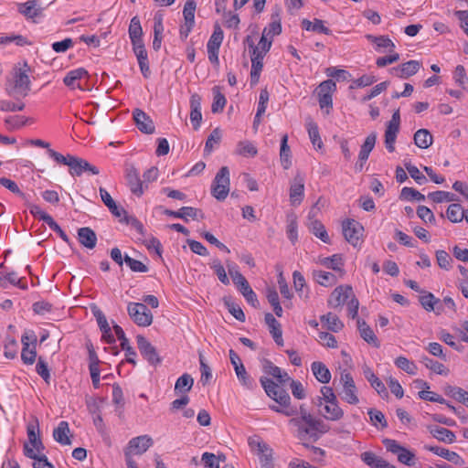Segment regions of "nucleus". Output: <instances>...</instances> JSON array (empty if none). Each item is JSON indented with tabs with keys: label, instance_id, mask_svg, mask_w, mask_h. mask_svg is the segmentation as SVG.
<instances>
[{
	"label": "nucleus",
	"instance_id": "obj_1",
	"mask_svg": "<svg viewBox=\"0 0 468 468\" xmlns=\"http://www.w3.org/2000/svg\"><path fill=\"white\" fill-rule=\"evenodd\" d=\"M260 382L267 395L282 407L271 406L272 410L285 416H293L298 412L295 408H290L291 398L285 389L266 377H261Z\"/></svg>",
	"mask_w": 468,
	"mask_h": 468
},
{
	"label": "nucleus",
	"instance_id": "obj_2",
	"mask_svg": "<svg viewBox=\"0 0 468 468\" xmlns=\"http://www.w3.org/2000/svg\"><path fill=\"white\" fill-rule=\"evenodd\" d=\"M28 70L29 67L25 62L24 69H15L13 77L7 80L5 83V93L16 101H22L31 90V80L27 74Z\"/></svg>",
	"mask_w": 468,
	"mask_h": 468
},
{
	"label": "nucleus",
	"instance_id": "obj_3",
	"mask_svg": "<svg viewBox=\"0 0 468 468\" xmlns=\"http://www.w3.org/2000/svg\"><path fill=\"white\" fill-rule=\"evenodd\" d=\"M127 311L133 322L139 326H149L153 322V314L144 303H130Z\"/></svg>",
	"mask_w": 468,
	"mask_h": 468
},
{
	"label": "nucleus",
	"instance_id": "obj_4",
	"mask_svg": "<svg viewBox=\"0 0 468 468\" xmlns=\"http://www.w3.org/2000/svg\"><path fill=\"white\" fill-rule=\"evenodd\" d=\"M342 231L346 240L356 247L363 236L364 227L355 219H346L342 223Z\"/></svg>",
	"mask_w": 468,
	"mask_h": 468
},
{
	"label": "nucleus",
	"instance_id": "obj_5",
	"mask_svg": "<svg viewBox=\"0 0 468 468\" xmlns=\"http://www.w3.org/2000/svg\"><path fill=\"white\" fill-rule=\"evenodd\" d=\"M136 341L141 355L150 365L156 367L161 364L162 358L157 353L156 348L144 335H138Z\"/></svg>",
	"mask_w": 468,
	"mask_h": 468
},
{
	"label": "nucleus",
	"instance_id": "obj_6",
	"mask_svg": "<svg viewBox=\"0 0 468 468\" xmlns=\"http://www.w3.org/2000/svg\"><path fill=\"white\" fill-rule=\"evenodd\" d=\"M69 172L72 176H81L83 174H87L88 176H97L100 174V170L97 166L75 155L69 164Z\"/></svg>",
	"mask_w": 468,
	"mask_h": 468
},
{
	"label": "nucleus",
	"instance_id": "obj_7",
	"mask_svg": "<svg viewBox=\"0 0 468 468\" xmlns=\"http://www.w3.org/2000/svg\"><path fill=\"white\" fill-rule=\"evenodd\" d=\"M336 90L335 82L332 80H326L321 82L315 89L318 96V101L321 109L332 108V93Z\"/></svg>",
	"mask_w": 468,
	"mask_h": 468
},
{
	"label": "nucleus",
	"instance_id": "obj_8",
	"mask_svg": "<svg viewBox=\"0 0 468 468\" xmlns=\"http://www.w3.org/2000/svg\"><path fill=\"white\" fill-rule=\"evenodd\" d=\"M154 444L153 439L149 435H141L134 437L128 442V445L124 449V455L129 453L130 456L133 454H143Z\"/></svg>",
	"mask_w": 468,
	"mask_h": 468
},
{
	"label": "nucleus",
	"instance_id": "obj_9",
	"mask_svg": "<svg viewBox=\"0 0 468 468\" xmlns=\"http://www.w3.org/2000/svg\"><path fill=\"white\" fill-rule=\"evenodd\" d=\"M125 178L131 192L141 197L144 194V182L140 179L139 172L133 165H129L125 169Z\"/></svg>",
	"mask_w": 468,
	"mask_h": 468
},
{
	"label": "nucleus",
	"instance_id": "obj_10",
	"mask_svg": "<svg viewBox=\"0 0 468 468\" xmlns=\"http://www.w3.org/2000/svg\"><path fill=\"white\" fill-rule=\"evenodd\" d=\"M236 279H234V283L239 288V292L242 293L244 298L247 300L249 303H250L253 307L257 308L260 305L256 293L253 292L251 287L250 286L248 281L242 274H237Z\"/></svg>",
	"mask_w": 468,
	"mask_h": 468
},
{
	"label": "nucleus",
	"instance_id": "obj_11",
	"mask_svg": "<svg viewBox=\"0 0 468 468\" xmlns=\"http://www.w3.org/2000/svg\"><path fill=\"white\" fill-rule=\"evenodd\" d=\"M352 294L353 289L351 286L340 285L331 292L328 298V305L335 308L342 306Z\"/></svg>",
	"mask_w": 468,
	"mask_h": 468
},
{
	"label": "nucleus",
	"instance_id": "obj_12",
	"mask_svg": "<svg viewBox=\"0 0 468 468\" xmlns=\"http://www.w3.org/2000/svg\"><path fill=\"white\" fill-rule=\"evenodd\" d=\"M133 121L138 130L145 134H152L155 131L153 120L144 111L135 109L133 112Z\"/></svg>",
	"mask_w": 468,
	"mask_h": 468
},
{
	"label": "nucleus",
	"instance_id": "obj_13",
	"mask_svg": "<svg viewBox=\"0 0 468 468\" xmlns=\"http://www.w3.org/2000/svg\"><path fill=\"white\" fill-rule=\"evenodd\" d=\"M419 302L422 308L427 312H434L436 314L443 313V304L439 298H436L431 292L424 291L419 297Z\"/></svg>",
	"mask_w": 468,
	"mask_h": 468
},
{
	"label": "nucleus",
	"instance_id": "obj_14",
	"mask_svg": "<svg viewBox=\"0 0 468 468\" xmlns=\"http://www.w3.org/2000/svg\"><path fill=\"white\" fill-rule=\"evenodd\" d=\"M164 214L169 217L182 218L185 221H187V217L193 219H203L205 218L202 210L193 207H182L178 211L165 209Z\"/></svg>",
	"mask_w": 468,
	"mask_h": 468
},
{
	"label": "nucleus",
	"instance_id": "obj_15",
	"mask_svg": "<svg viewBox=\"0 0 468 468\" xmlns=\"http://www.w3.org/2000/svg\"><path fill=\"white\" fill-rule=\"evenodd\" d=\"M43 10L44 8L39 5L37 0H29L18 5V12L34 22L36 18L43 16Z\"/></svg>",
	"mask_w": 468,
	"mask_h": 468
},
{
	"label": "nucleus",
	"instance_id": "obj_16",
	"mask_svg": "<svg viewBox=\"0 0 468 468\" xmlns=\"http://www.w3.org/2000/svg\"><path fill=\"white\" fill-rule=\"evenodd\" d=\"M113 330L115 332L116 336L121 341V347L122 350L125 351L126 356V361L130 364H133V366L136 365V361L134 357L136 356V352L134 349L130 346L129 340L125 336V334L122 330V328L118 324H113Z\"/></svg>",
	"mask_w": 468,
	"mask_h": 468
},
{
	"label": "nucleus",
	"instance_id": "obj_17",
	"mask_svg": "<svg viewBox=\"0 0 468 468\" xmlns=\"http://www.w3.org/2000/svg\"><path fill=\"white\" fill-rule=\"evenodd\" d=\"M84 77H89L88 71L83 68H79L77 69H73L68 72L63 79V82L66 86H68L70 89L78 88L81 90H90V88L82 87L80 82L76 83L77 80H80Z\"/></svg>",
	"mask_w": 468,
	"mask_h": 468
},
{
	"label": "nucleus",
	"instance_id": "obj_18",
	"mask_svg": "<svg viewBox=\"0 0 468 468\" xmlns=\"http://www.w3.org/2000/svg\"><path fill=\"white\" fill-rule=\"evenodd\" d=\"M304 195V179L302 176L296 175L290 187V199L292 204L299 205Z\"/></svg>",
	"mask_w": 468,
	"mask_h": 468
},
{
	"label": "nucleus",
	"instance_id": "obj_19",
	"mask_svg": "<svg viewBox=\"0 0 468 468\" xmlns=\"http://www.w3.org/2000/svg\"><path fill=\"white\" fill-rule=\"evenodd\" d=\"M290 422L297 427V437L299 440L312 439L314 441L319 440L320 435L315 433V430L311 424H303L302 420H298V419H292Z\"/></svg>",
	"mask_w": 468,
	"mask_h": 468
},
{
	"label": "nucleus",
	"instance_id": "obj_20",
	"mask_svg": "<svg viewBox=\"0 0 468 468\" xmlns=\"http://www.w3.org/2000/svg\"><path fill=\"white\" fill-rule=\"evenodd\" d=\"M363 374L367 380L370 383L371 387L382 397H388V393L384 383L374 374L372 369L367 366L364 365Z\"/></svg>",
	"mask_w": 468,
	"mask_h": 468
},
{
	"label": "nucleus",
	"instance_id": "obj_21",
	"mask_svg": "<svg viewBox=\"0 0 468 468\" xmlns=\"http://www.w3.org/2000/svg\"><path fill=\"white\" fill-rule=\"evenodd\" d=\"M425 449L428 450L429 452H433L434 454H436L438 456H441V457L446 459L449 462H452L455 465L462 466L464 464L463 459L459 454H457L454 452H451L446 448H442V447H439V446H427L426 445Z\"/></svg>",
	"mask_w": 468,
	"mask_h": 468
},
{
	"label": "nucleus",
	"instance_id": "obj_22",
	"mask_svg": "<svg viewBox=\"0 0 468 468\" xmlns=\"http://www.w3.org/2000/svg\"><path fill=\"white\" fill-rule=\"evenodd\" d=\"M24 454L30 459H33V468H55L54 465L48 462L45 454L38 455L35 452L27 443L24 445Z\"/></svg>",
	"mask_w": 468,
	"mask_h": 468
},
{
	"label": "nucleus",
	"instance_id": "obj_23",
	"mask_svg": "<svg viewBox=\"0 0 468 468\" xmlns=\"http://www.w3.org/2000/svg\"><path fill=\"white\" fill-rule=\"evenodd\" d=\"M427 429L432 437L437 439L439 441L452 443L456 439L454 432L446 428L437 425H430Z\"/></svg>",
	"mask_w": 468,
	"mask_h": 468
},
{
	"label": "nucleus",
	"instance_id": "obj_24",
	"mask_svg": "<svg viewBox=\"0 0 468 468\" xmlns=\"http://www.w3.org/2000/svg\"><path fill=\"white\" fill-rule=\"evenodd\" d=\"M321 414L328 420L336 421L343 418L344 411L338 405V400L323 403Z\"/></svg>",
	"mask_w": 468,
	"mask_h": 468
},
{
	"label": "nucleus",
	"instance_id": "obj_25",
	"mask_svg": "<svg viewBox=\"0 0 468 468\" xmlns=\"http://www.w3.org/2000/svg\"><path fill=\"white\" fill-rule=\"evenodd\" d=\"M361 460L371 468H397L387 461L378 457L373 452H364L360 455Z\"/></svg>",
	"mask_w": 468,
	"mask_h": 468
},
{
	"label": "nucleus",
	"instance_id": "obj_26",
	"mask_svg": "<svg viewBox=\"0 0 468 468\" xmlns=\"http://www.w3.org/2000/svg\"><path fill=\"white\" fill-rule=\"evenodd\" d=\"M99 191L101 201L114 217L121 218L122 215H126V210L123 207L117 206L112 196L103 187H100Z\"/></svg>",
	"mask_w": 468,
	"mask_h": 468
},
{
	"label": "nucleus",
	"instance_id": "obj_27",
	"mask_svg": "<svg viewBox=\"0 0 468 468\" xmlns=\"http://www.w3.org/2000/svg\"><path fill=\"white\" fill-rule=\"evenodd\" d=\"M356 323L360 336L367 343L373 345L375 347H379L380 344L371 327L360 318L357 319Z\"/></svg>",
	"mask_w": 468,
	"mask_h": 468
},
{
	"label": "nucleus",
	"instance_id": "obj_28",
	"mask_svg": "<svg viewBox=\"0 0 468 468\" xmlns=\"http://www.w3.org/2000/svg\"><path fill=\"white\" fill-rule=\"evenodd\" d=\"M80 243L87 249H93L97 243L96 233L89 227H83L78 229Z\"/></svg>",
	"mask_w": 468,
	"mask_h": 468
},
{
	"label": "nucleus",
	"instance_id": "obj_29",
	"mask_svg": "<svg viewBox=\"0 0 468 468\" xmlns=\"http://www.w3.org/2000/svg\"><path fill=\"white\" fill-rule=\"evenodd\" d=\"M70 432L69 423L62 420L58 423V427L53 431V438L61 445H70L72 443L69 434Z\"/></svg>",
	"mask_w": 468,
	"mask_h": 468
},
{
	"label": "nucleus",
	"instance_id": "obj_30",
	"mask_svg": "<svg viewBox=\"0 0 468 468\" xmlns=\"http://www.w3.org/2000/svg\"><path fill=\"white\" fill-rule=\"evenodd\" d=\"M420 62L418 60H410L401 64L398 68H393V70L399 71L397 75L400 79H408L415 75L420 69Z\"/></svg>",
	"mask_w": 468,
	"mask_h": 468
},
{
	"label": "nucleus",
	"instance_id": "obj_31",
	"mask_svg": "<svg viewBox=\"0 0 468 468\" xmlns=\"http://www.w3.org/2000/svg\"><path fill=\"white\" fill-rule=\"evenodd\" d=\"M311 368L315 378L320 383L327 384L330 381L331 372L324 363L319 361L313 362Z\"/></svg>",
	"mask_w": 468,
	"mask_h": 468
},
{
	"label": "nucleus",
	"instance_id": "obj_32",
	"mask_svg": "<svg viewBox=\"0 0 468 468\" xmlns=\"http://www.w3.org/2000/svg\"><path fill=\"white\" fill-rule=\"evenodd\" d=\"M320 320L324 326L335 333L341 331L344 327V324L340 321L338 316L332 313L322 315Z\"/></svg>",
	"mask_w": 468,
	"mask_h": 468
},
{
	"label": "nucleus",
	"instance_id": "obj_33",
	"mask_svg": "<svg viewBox=\"0 0 468 468\" xmlns=\"http://www.w3.org/2000/svg\"><path fill=\"white\" fill-rule=\"evenodd\" d=\"M314 279L322 286H333L337 282L336 276L328 271L315 270L313 271Z\"/></svg>",
	"mask_w": 468,
	"mask_h": 468
},
{
	"label": "nucleus",
	"instance_id": "obj_34",
	"mask_svg": "<svg viewBox=\"0 0 468 468\" xmlns=\"http://www.w3.org/2000/svg\"><path fill=\"white\" fill-rule=\"evenodd\" d=\"M444 393L468 407V391L451 385L443 388Z\"/></svg>",
	"mask_w": 468,
	"mask_h": 468
},
{
	"label": "nucleus",
	"instance_id": "obj_35",
	"mask_svg": "<svg viewBox=\"0 0 468 468\" xmlns=\"http://www.w3.org/2000/svg\"><path fill=\"white\" fill-rule=\"evenodd\" d=\"M193 384V378L189 374L185 373L177 378L175 384V393L176 395L186 394L191 390Z\"/></svg>",
	"mask_w": 468,
	"mask_h": 468
},
{
	"label": "nucleus",
	"instance_id": "obj_36",
	"mask_svg": "<svg viewBox=\"0 0 468 468\" xmlns=\"http://www.w3.org/2000/svg\"><path fill=\"white\" fill-rule=\"evenodd\" d=\"M309 230L323 242L329 244L330 238L323 223L318 219H314L308 223Z\"/></svg>",
	"mask_w": 468,
	"mask_h": 468
},
{
	"label": "nucleus",
	"instance_id": "obj_37",
	"mask_svg": "<svg viewBox=\"0 0 468 468\" xmlns=\"http://www.w3.org/2000/svg\"><path fill=\"white\" fill-rule=\"evenodd\" d=\"M28 339V336L22 335L21 342L23 345L22 352H21V359L27 365H32L36 361L37 351L36 346L33 348H29V343L26 340Z\"/></svg>",
	"mask_w": 468,
	"mask_h": 468
},
{
	"label": "nucleus",
	"instance_id": "obj_38",
	"mask_svg": "<svg viewBox=\"0 0 468 468\" xmlns=\"http://www.w3.org/2000/svg\"><path fill=\"white\" fill-rule=\"evenodd\" d=\"M306 127L309 134V138L313 145L318 149L324 146L323 141L320 137L319 129L317 124L311 119L308 118L306 122Z\"/></svg>",
	"mask_w": 468,
	"mask_h": 468
},
{
	"label": "nucleus",
	"instance_id": "obj_39",
	"mask_svg": "<svg viewBox=\"0 0 468 468\" xmlns=\"http://www.w3.org/2000/svg\"><path fill=\"white\" fill-rule=\"evenodd\" d=\"M292 278L294 289L298 292L299 296L301 298L307 299L309 297V290L306 287L305 279L303 274L298 271H294Z\"/></svg>",
	"mask_w": 468,
	"mask_h": 468
},
{
	"label": "nucleus",
	"instance_id": "obj_40",
	"mask_svg": "<svg viewBox=\"0 0 468 468\" xmlns=\"http://www.w3.org/2000/svg\"><path fill=\"white\" fill-rule=\"evenodd\" d=\"M414 144L421 149H427L432 144V135L427 129H420L414 134Z\"/></svg>",
	"mask_w": 468,
	"mask_h": 468
},
{
	"label": "nucleus",
	"instance_id": "obj_41",
	"mask_svg": "<svg viewBox=\"0 0 468 468\" xmlns=\"http://www.w3.org/2000/svg\"><path fill=\"white\" fill-rule=\"evenodd\" d=\"M377 140V133H371L367 136L364 144L361 145V149L358 154V157L361 161H367L368 159L369 154L374 149Z\"/></svg>",
	"mask_w": 468,
	"mask_h": 468
},
{
	"label": "nucleus",
	"instance_id": "obj_42",
	"mask_svg": "<svg viewBox=\"0 0 468 468\" xmlns=\"http://www.w3.org/2000/svg\"><path fill=\"white\" fill-rule=\"evenodd\" d=\"M320 262L326 268L340 271L342 275L345 273L344 270L341 268V266L344 265L341 254H334L331 257L323 258L320 260Z\"/></svg>",
	"mask_w": 468,
	"mask_h": 468
},
{
	"label": "nucleus",
	"instance_id": "obj_43",
	"mask_svg": "<svg viewBox=\"0 0 468 468\" xmlns=\"http://www.w3.org/2000/svg\"><path fill=\"white\" fill-rule=\"evenodd\" d=\"M288 135L284 134L281 140V150H280V158L282 165L284 169H289L292 165V161L290 159L291 150L290 146L287 144Z\"/></svg>",
	"mask_w": 468,
	"mask_h": 468
},
{
	"label": "nucleus",
	"instance_id": "obj_44",
	"mask_svg": "<svg viewBox=\"0 0 468 468\" xmlns=\"http://www.w3.org/2000/svg\"><path fill=\"white\" fill-rule=\"evenodd\" d=\"M222 41L223 30L221 29L218 24H216L214 27V32L211 35L207 45V50H219Z\"/></svg>",
	"mask_w": 468,
	"mask_h": 468
},
{
	"label": "nucleus",
	"instance_id": "obj_45",
	"mask_svg": "<svg viewBox=\"0 0 468 468\" xmlns=\"http://www.w3.org/2000/svg\"><path fill=\"white\" fill-rule=\"evenodd\" d=\"M213 95L214 100L211 106V111L213 113H218L221 112L224 110V107L226 105V98L224 94L220 92V89L218 86H215L213 89Z\"/></svg>",
	"mask_w": 468,
	"mask_h": 468
},
{
	"label": "nucleus",
	"instance_id": "obj_46",
	"mask_svg": "<svg viewBox=\"0 0 468 468\" xmlns=\"http://www.w3.org/2000/svg\"><path fill=\"white\" fill-rule=\"evenodd\" d=\"M234 369L237 378H239L241 385L249 389H252L255 386V383L254 380L247 373L244 365L240 364L239 366H237Z\"/></svg>",
	"mask_w": 468,
	"mask_h": 468
},
{
	"label": "nucleus",
	"instance_id": "obj_47",
	"mask_svg": "<svg viewBox=\"0 0 468 468\" xmlns=\"http://www.w3.org/2000/svg\"><path fill=\"white\" fill-rule=\"evenodd\" d=\"M463 210L460 204H451L446 210V217L452 223L462 222Z\"/></svg>",
	"mask_w": 468,
	"mask_h": 468
},
{
	"label": "nucleus",
	"instance_id": "obj_48",
	"mask_svg": "<svg viewBox=\"0 0 468 468\" xmlns=\"http://www.w3.org/2000/svg\"><path fill=\"white\" fill-rule=\"evenodd\" d=\"M223 302L229 312L239 322L246 319L245 314L239 304L235 303L230 297H224Z\"/></svg>",
	"mask_w": 468,
	"mask_h": 468
},
{
	"label": "nucleus",
	"instance_id": "obj_49",
	"mask_svg": "<svg viewBox=\"0 0 468 468\" xmlns=\"http://www.w3.org/2000/svg\"><path fill=\"white\" fill-rule=\"evenodd\" d=\"M399 132V128L387 125L385 131V145L389 153L395 151V142L397 134Z\"/></svg>",
	"mask_w": 468,
	"mask_h": 468
},
{
	"label": "nucleus",
	"instance_id": "obj_50",
	"mask_svg": "<svg viewBox=\"0 0 468 468\" xmlns=\"http://www.w3.org/2000/svg\"><path fill=\"white\" fill-rule=\"evenodd\" d=\"M428 197L435 203L452 202V201L458 200V197L456 195H454L451 192H446V191H441V190H438V191L430 193L428 195Z\"/></svg>",
	"mask_w": 468,
	"mask_h": 468
},
{
	"label": "nucleus",
	"instance_id": "obj_51",
	"mask_svg": "<svg viewBox=\"0 0 468 468\" xmlns=\"http://www.w3.org/2000/svg\"><path fill=\"white\" fill-rule=\"evenodd\" d=\"M128 32L131 40L143 38V28L137 16L131 19Z\"/></svg>",
	"mask_w": 468,
	"mask_h": 468
},
{
	"label": "nucleus",
	"instance_id": "obj_52",
	"mask_svg": "<svg viewBox=\"0 0 468 468\" xmlns=\"http://www.w3.org/2000/svg\"><path fill=\"white\" fill-rule=\"evenodd\" d=\"M435 256L437 264L441 269L448 271L452 268V263L453 261L447 251L443 250H438L435 252Z\"/></svg>",
	"mask_w": 468,
	"mask_h": 468
},
{
	"label": "nucleus",
	"instance_id": "obj_53",
	"mask_svg": "<svg viewBox=\"0 0 468 468\" xmlns=\"http://www.w3.org/2000/svg\"><path fill=\"white\" fill-rule=\"evenodd\" d=\"M421 363H423L425 365V367L431 370H432L433 372L439 374V375H446L447 374V370L445 369V367L443 366V364L438 362V361H435L430 357H428L427 356H423L421 357Z\"/></svg>",
	"mask_w": 468,
	"mask_h": 468
},
{
	"label": "nucleus",
	"instance_id": "obj_54",
	"mask_svg": "<svg viewBox=\"0 0 468 468\" xmlns=\"http://www.w3.org/2000/svg\"><path fill=\"white\" fill-rule=\"evenodd\" d=\"M400 199H405V200H416V201H424L425 200V196L423 194H421L420 192H419L418 190L412 188V187H408V186H405L401 189V192H400V196H399Z\"/></svg>",
	"mask_w": 468,
	"mask_h": 468
},
{
	"label": "nucleus",
	"instance_id": "obj_55",
	"mask_svg": "<svg viewBox=\"0 0 468 468\" xmlns=\"http://www.w3.org/2000/svg\"><path fill=\"white\" fill-rule=\"evenodd\" d=\"M257 455L259 456L261 468H274L273 452L270 446L267 447L266 452H257Z\"/></svg>",
	"mask_w": 468,
	"mask_h": 468
},
{
	"label": "nucleus",
	"instance_id": "obj_56",
	"mask_svg": "<svg viewBox=\"0 0 468 468\" xmlns=\"http://www.w3.org/2000/svg\"><path fill=\"white\" fill-rule=\"evenodd\" d=\"M321 393H322V397H318L316 399L317 401L314 402L315 405L318 407L323 406V401H324L326 403V402L337 400V398H336L335 394L334 393L333 388L330 387H327V386L322 387Z\"/></svg>",
	"mask_w": 468,
	"mask_h": 468
},
{
	"label": "nucleus",
	"instance_id": "obj_57",
	"mask_svg": "<svg viewBox=\"0 0 468 468\" xmlns=\"http://www.w3.org/2000/svg\"><path fill=\"white\" fill-rule=\"evenodd\" d=\"M342 399L346 400L349 404H357L359 399L356 395V385L351 387H343L342 391L340 393Z\"/></svg>",
	"mask_w": 468,
	"mask_h": 468
},
{
	"label": "nucleus",
	"instance_id": "obj_58",
	"mask_svg": "<svg viewBox=\"0 0 468 468\" xmlns=\"http://www.w3.org/2000/svg\"><path fill=\"white\" fill-rule=\"evenodd\" d=\"M395 365L399 368L404 370L405 372H407L410 375H415L416 374V370H417L416 365L413 362L410 361L405 356H399V357H397L396 360H395Z\"/></svg>",
	"mask_w": 468,
	"mask_h": 468
},
{
	"label": "nucleus",
	"instance_id": "obj_59",
	"mask_svg": "<svg viewBox=\"0 0 468 468\" xmlns=\"http://www.w3.org/2000/svg\"><path fill=\"white\" fill-rule=\"evenodd\" d=\"M237 153L242 156H255L258 153L257 148L250 142H239L237 147Z\"/></svg>",
	"mask_w": 468,
	"mask_h": 468
},
{
	"label": "nucleus",
	"instance_id": "obj_60",
	"mask_svg": "<svg viewBox=\"0 0 468 468\" xmlns=\"http://www.w3.org/2000/svg\"><path fill=\"white\" fill-rule=\"evenodd\" d=\"M210 267L215 271V273L217 274L218 280L224 284L229 285V279L227 275V272L225 271L224 266L221 264L219 260H214Z\"/></svg>",
	"mask_w": 468,
	"mask_h": 468
},
{
	"label": "nucleus",
	"instance_id": "obj_61",
	"mask_svg": "<svg viewBox=\"0 0 468 468\" xmlns=\"http://www.w3.org/2000/svg\"><path fill=\"white\" fill-rule=\"evenodd\" d=\"M264 320L272 337L276 335V334L282 333L281 324L276 320L272 314L266 313Z\"/></svg>",
	"mask_w": 468,
	"mask_h": 468
},
{
	"label": "nucleus",
	"instance_id": "obj_62",
	"mask_svg": "<svg viewBox=\"0 0 468 468\" xmlns=\"http://www.w3.org/2000/svg\"><path fill=\"white\" fill-rule=\"evenodd\" d=\"M221 140V133L218 128L214 129L211 133L209 134L208 138L207 139L204 152L207 154H209L213 149V144H219Z\"/></svg>",
	"mask_w": 468,
	"mask_h": 468
},
{
	"label": "nucleus",
	"instance_id": "obj_63",
	"mask_svg": "<svg viewBox=\"0 0 468 468\" xmlns=\"http://www.w3.org/2000/svg\"><path fill=\"white\" fill-rule=\"evenodd\" d=\"M395 48V44L388 36H378V42L376 44L377 51H388L393 52Z\"/></svg>",
	"mask_w": 468,
	"mask_h": 468
},
{
	"label": "nucleus",
	"instance_id": "obj_64",
	"mask_svg": "<svg viewBox=\"0 0 468 468\" xmlns=\"http://www.w3.org/2000/svg\"><path fill=\"white\" fill-rule=\"evenodd\" d=\"M229 192V187L226 185H218L216 183H212L211 186V194L212 196L218 199V201H223L226 199Z\"/></svg>",
	"mask_w": 468,
	"mask_h": 468
}]
</instances>
